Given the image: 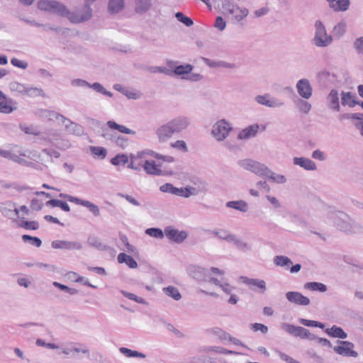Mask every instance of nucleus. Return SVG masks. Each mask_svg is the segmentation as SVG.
<instances>
[{"mask_svg":"<svg viewBox=\"0 0 363 363\" xmlns=\"http://www.w3.org/2000/svg\"><path fill=\"white\" fill-rule=\"evenodd\" d=\"M38 8L40 10L57 13L61 16L67 17L73 23H79L89 20L92 16V10L86 7L84 13L82 16L76 15L69 11L67 7L56 1L41 0L38 2Z\"/></svg>","mask_w":363,"mask_h":363,"instance_id":"nucleus-1","label":"nucleus"},{"mask_svg":"<svg viewBox=\"0 0 363 363\" xmlns=\"http://www.w3.org/2000/svg\"><path fill=\"white\" fill-rule=\"evenodd\" d=\"M23 211V206L17 205L13 202L0 203V212L3 216L11 220L17 227H23V218L20 216V212Z\"/></svg>","mask_w":363,"mask_h":363,"instance_id":"nucleus-2","label":"nucleus"},{"mask_svg":"<svg viewBox=\"0 0 363 363\" xmlns=\"http://www.w3.org/2000/svg\"><path fill=\"white\" fill-rule=\"evenodd\" d=\"M334 222L340 230L346 233H355L360 229L357 224L352 222L346 214L341 212L335 213Z\"/></svg>","mask_w":363,"mask_h":363,"instance_id":"nucleus-3","label":"nucleus"},{"mask_svg":"<svg viewBox=\"0 0 363 363\" xmlns=\"http://www.w3.org/2000/svg\"><path fill=\"white\" fill-rule=\"evenodd\" d=\"M233 130L232 125L225 119L218 121L212 127L211 135L216 140L223 141Z\"/></svg>","mask_w":363,"mask_h":363,"instance_id":"nucleus-4","label":"nucleus"},{"mask_svg":"<svg viewBox=\"0 0 363 363\" xmlns=\"http://www.w3.org/2000/svg\"><path fill=\"white\" fill-rule=\"evenodd\" d=\"M315 33L313 38V43L317 47L325 48L331 44L333 38L327 34L325 28L323 23L318 21L315 23Z\"/></svg>","mask_w":363,"mask_h":363,"instance_id":"nucleus-5","label":"nucleus"},{"mask_svg":"<svg viewBox=\"0 0 363 363\" xmlns=\"http://www.w3.org/2000/svg\"><path fill=\"white\" fill-rule=\"evenodd\" d=\"M281 328L286 333L302 339H308L310 340H315V335L310 333V331L301 326H295L294 325L284 323L281 324Z\"/></svg>","mask_w":363,"mask_h":363,"instance_id":"nucleus-6","label":"nucleus"},{"mask_svg":"<svg viewBox=\"0 0 363 363\" xmlns=\"http://www.w3.org/2000/svg\"><path fill=\"white\" fill-rule=\"evenodd\" d=\"M238 164L244 169L250 171L259 177H262L264 171L267 169V166L265 164L251 159L240 160L238 162Z\"/></svg>","mask_w":363,"mask_h":363,"instance_id":"nucleus-7","label":"nucleus"},{"mask_svg":"<svg viewBox=\"0 0 363 363\" xmlns=\"http://www.w3.org/2000/svg\"><path fill=\"white\" fill-rule=\"evenodd\" d=\"M255 101L257 104L265 106L268 108H279L284 105L282 101L272 96L269 94L257 95L255 97Z\"/></svg>","mask_w":363,"mask_h":363,"instance_id":"nucleus-8","label":"nucleus"},{"mask_svg":"<svg viewBox=\"0 0 363 363\" xmlns=\"http://www.w3.org/2000/svg\"><path fill=\"white\" fill-rule=\"evenodd\" d=\"M174 134H179L186 130L190 125V120L189 118L180 116L171 119L167 121Z\"/></svg>","mask_w":363,"mask_h":363,"instance_id":"nucleus-9","label":"nucleus"},{"mask_svg":"<svg viewBox=\"0 0 363 363\" xmlns=\"http://www.w3.org/2000/svg\"><path fill=\"white\" fill-rule=\"evenodd\" d=\"M340 345L334 347V351L340 355L346 357H357V352L353 350L354 344L348 341H338Z\"/></svg>","mask_w":363,"mask_h":363,"instance_id":"nucleus-10","label":"nucleus"},{"mask_svg":"<svg viewBox=\"0 0 363 363\" xmlns=\"http://www.w3.org/2000/svg\"><path fill=\"white\" fill-rule=\"evenodd\" d=\"M296 88L299 96L304 99H308L312 96L313 88L308 79H301L296 83Z\"/></svg>","mask_w":363,"mask_h":363,"instance_id":"nucleus-11","label":"nucleus"},{"mask_svg":"<svg viewBox=\"0 0 363 363\" xmlns=\"http://www.w3.org/2000/svg\"><path fill=\"white\" fill-rule=\"evenodd\" d=\"M169 124L167 123L160 125L155 130V135L160 143L168 141L174 135Z\"/></svg>","mask_w":363,"mask_h":363,"instance_id":"nucleus-12","label":"nucleus"},{"mask_svg":"<svg viewBox=\"0 0 363 363\" xmlns=\"http://www.w3.org/2000/svg\"><path fill=\"white\" fill-rule=\"evenodd\" d=\"M224 9L238 21L243 20L248 15V10L245 8L239 7L237 5L226 4Z\"/></svg>","mask_w":363,"mask_h":363,"instance_id":"nucleus-13","label":"nucleus"},{"mask_svg":"<svg viewBox=\"0 0 363 363\" xmlns=\"http://www.w3.org/2000/svg\"><path fill=\"white\" fill-rule=\"evenodd\" d=\"M286 298L289 302L300 306H308L310 304V299L300 292L289 291L286 294Z\"/></svg>","mask_w":363,"mask_h":363,"instance_id":"nucleus-14","label":"nucleus"},{"mask_svg":"<svg viewBox=\"0 0 363 363\" xmlns=\"http://www.w3.org/2000/svg\"><path fill=\"white\" fill-rule=\"evenodd\" d=\"M166 237L174 241L177 243L182 242L187 238V233L186 231H179L178 230L173 229L171 227H167L164 230Z\"/></svg>","mask_w":363,"mask_h":363,"instance_id":"nucleus-15","label":"nucleus"},{"mask_svg":"<svg viewBox=\"0 0 363 363\" xmlns=\"http://www.w3.org/2000/svg\"><path fill=\"white\" fill-rule=\"evenodd\" d=\"M190 274L195 279L200 281L210 282L209 278H213L210 275V272L208 269L200 267H192L190 269Z\"/></svg>","mask_w":363,"mask_h":363,"instance_id":"nucleus-16","label":"nucleus"},{"mask_svg":"<svg viewBox=\"0 0 363 363\" xmlns=\"http://www.w3.org/2000/svg\"><path fill=\"white\" fill-rule=\"evenodd\" d=\"M39 116L43 118H46L49 121H57L60 123H65L67 118L64 116L54 111L46 109H42L39 111Z\"/></svg>","mask_w":363,"mask_h":363,"instance_id":"nucleus-17","label":"nucleus"},{"mask_svg":"<svg viewBox=\"0 0 363 363\" xmlns=\"http://www.w3.org/2000/svg\"><path fill=\"white\" fill-rule=\"evenodd\" d=\"M241 281L251 287L252 290H255V288H257L260 290V293L263 294L266 291V283L262 279H250L246 277H241Z\"/></svg>","mask_w":363,"mask_h":363,"instance_id":"nucleus-18","label":"nucleus"},{"mask_svg":"<svg viewBox=\"0 0 363 363\" xmlns=\"http://www.w3.org/2000/svg\"><path fill=\"white\" fill-rule=\"evenodd\" d=\"M52 247L55 249L80 250L82 245L79 242H69L56 240L52 242Z\"/></svg>","mask_w":363,"mask_h":363,"instance_id":"nucleus-19","label":"nucleus"},{"mask_svg":"<svg viewBox=\"0 0 363 363\" xmlns=\"http://www.w3.org/2000/svg\"><path fill=\"white\" fill-rule=\"evenodd\" d=\"M294 164L299 166L308 171H313L316 169L315 163L311 160L306 157H295L293 159Z\"/></svg>","mask_w":363,"mask_h":363,"instance_id":"nucleus-20","label":"nucleus"},{"mask_svg":"<svg viewBox=\"0 0 363 363\" xmlns=\"http://www.w3.org/2000/svg\"><path fill=\"white\" fill-rule=\"evenodd\" d=\"M139 165H141L148 174L161 175L162 174V169L159 168V165L154 160H147L144 163H140Z\"/></svg>","mask_w":363,"mask_h":363,"instance_id":"nucleus-21","label":"nucleus"},{"mask_svg":"<svg viewBox=\"0 0 363 363\" xmlns=\"http://www.w3.org/2000/svg\"><path fill=\"white\" fill-rule=\"evenodd\" d=\"M259 125L257 124H253L247 126L242 129L238 135V139L239 140H247L250 138L255 137L259 130Z\"/></svg>","mask_w":363,"mask_h":363,"instance_id":"nucleus-22","label":"nucleus"},{"mask_svg":"<svg viewBox=\"0 0 363 363\" xmlns=\"http://www.w3.org/2000/svg\"><path fill=\"white\" fill-rule=\"evenodd\" d=\"M328 106L334 111H339L340 109L339 102V94L336 89H332L327 96Z\"/></svg>","mask_w":363,"mask_h":363,"instance_id":"nucleus-23","label":"nucleus"},{"mask_svg":"<svg viewBox=\"0 0 363 363\" xmlns=\"http://www.w3.org/2000/svg\"><path fill=\"white\" fill-rule=\"evenodd\" d=\"M194 67L190 64H185L182 65H178L174 67L172 72V76L176 75L179 76L183 79V77H186L188 74H190L193 70Z\"/></svg>","mask_w":363,"mask_h":363,"instance_id":"nucleus-24","label":"nucleus"},{"mask_svg":"<svg viewBox=\"0 0 363 363\" xmlns=\"http://www.w3.org/2000/svg\"><path fill=\"white\" fill-rule=\"evenodd\" d=\"M152 5V0H135V11L143 14L150 9Z\"/></svg>","mask_w":363,"mask_h":363,"instance_id":"nucleus-25","label":"nucleus"},{"mask_svg":"<svg viewBox=\"0 0 363 363\" xmlns=\"http://www.w3.org/2000/svg\"><path fill=\"white\" fill-rule=\"evenodd\" d=\"M262 177L268 178L272 182L277 184H284L286 182V179L284 175L278 174L273 172L267 167L266 171H264Z\"/></svg>","mask_w":363,"mask_h":363,"instance_id":"nucleus-26","label":"nucleus"},{"mask_svg":"<svg viewBox=\"0 0 363 363\" xmlns=\"http://www.w3.org/2000/svg\"><path fill=\"white\" fill-rule=\"evenodd\" d=\"M172 194L188 198L191 195H196L197 190L194 187L177 188L174 186Z\"/></svg>","mask_w":363,"mask_h":363,"instance_id":"nucleus-27","label":"nucleus"},{"mask_svg":"<svg viewBox=\"0 0 363 363\" xmlns=\"http://www.w3.org/2000/svg\"><path fill=\"white\" fill-rule=\"evenodd\" d=\"M124 0H109L108 11L111 14L119 13L124 8Z\"/></svg>","mask_w":363,"mask_h":363,"instance_id":"nucleus-28","label":"nucleus"},{"mask_svg":"<svg viewBox=\"0 0 363 363\" xmlns=\"http://www.w3.org/2000/svg\"><path fill=\"white\" fill-rule=\"evenodd\" d=\"M226 206L243 213L247 212L249 209L248 203L243 200L228 201L226 203Z\"/></svg>","mask_w":363,"mask_h":363,"instance_id":"nucleus-29","label":"nucleus"},{"mask_svg":"<svg viewBox=\"0 0 363 363\" xmlns=\"http://www.w3.org/2000/svg\"><path fill=\"white\" fill-rule=\"evenodd\" d=\"M117 259L120 264L125 263L131 269H136L138 267L137 262L131 256L125 253H120L118 255Z\"/></svg>","mask_w":363,"mask_h":363,"instance_id":"nucleus-30","label":"nucleus"},{"mask_svg":"<svg viewBox=\"0 0 363 363\" xmlns=\"http://www.w3.org/2000/svg\"><path fill=\"white\" fill-rule=\"evenodd\" d=\"M325 333L333 337L345 339L347 337V333L341 328L336 325H333L332 328L326 329Z\"/></svg>","mask_w":363,"mask_h":363,"instance_id":"nucleus-31","label":"nucleus"},{"mask_svg":"<svg viewBox=\"0 0 363 363\" xmlns=\"http://www.w3.org/2000/svg\"><path fill=\"white\" fill-rule=\"evenodd\" d=\"M330 6L336 11H346L349 6V0H328Z\"/></svg>","mask_w":363,"mask_h":363,"instance_id":"nucleus-32","label":"nucleus"},{"mask_svg":"<svg viewBox=\"0 0 363 363\" xmlns=\"http://www.w3.org/2000/svg\"><path fill=\"white\" fill-rule=\"evenodd\" d=\"M295 104L298 111L303 114H308L311 111L312 108L311 104L307 101L304 100V99L303 98L298 99L295 101Z\"/></svg>","mask_w":363,"mask_h":363,"instance_id":"nucleus-33","label":"nucleus"},{"mask_svg":"<svg viewBox=\"0 0 363 363\" xmlns=\"http://www.w3.org/2000/svg\"><path fill=\"white\" fill-rule=\"evenodd\" d=\"M304 289L322 293H324L328 290L327 286L325 284L315 281L308 282L305 284Z\"/></svg>","mask_w":363,"mask_h":363,"instance_id":"nucleus-34","label":"nucleus"},{"mask_svg":"<svg viewBox=\"0 0 363 363\" xmlns=\"http://www.w3.org/2000/svg\"><path fill=\"white\" fill-rule=\"evenodd\" d=\"M355 95L351 92L342 93V105H347L350 107H354L359 102L355 100Z\"/></svg>","mask_w":363,"mask_h":363,"instance_id":"nucleus-35","label":"nucleus"},{"mask_svg":"<svg viewBox=\"0 0 363 363\" xmlns=\"http://www.w3.org/2000/svg\"><path fill=\"white\" fill-rule=\"evenodd\" d=\"M212 234L218 237L221 240H226L228 242H231L233 240L235 235L231 234L228 230L224 229H218L212 231Z\"/></svg>","mask_w":363,"mask_h":363,"instance_id":"nucleus-36","label":"nucleus"},{"mask_svg":"<svg viewBox=\"0 0 363 363\" xmlns=\"http://www.w3.org/2000/svg\"><path fill=\"white\" fill-rule=\"evenodd\" d=\"M107 125L112 129L118 130L119 132L122 133H125L128 135H135V132L124 125H119L114 121H108L107 122Z\"/></svg>","mask_w":363,"mask_h":363,"instance_id":"nucleus-37","label":"nucleus"},{"mask_svg":"<svg viewBox=\"0 0 363 363\" xmlns=\"http://www.w3.org/2000/svg\"><path fill=\"white\" fill-rule=\"evenodd\" d=\"M162 291L167 296L172 298L175 301H179L182 298V295L178 289L173 286L164 287Z\"/></svg>","mask_w":363,"mask_h":363,"instance_id":"nucleus-38","label":"nucleus"},{"mask_svg":"<svg viewBox=\"0 0 363 363\" xmlns=\"http://www.w3.org/2000/svg\"><path fill=\"white\" fill-rule=\"evenodd\" d=\"M209 281L218 286L224 293L226 294H231V292L234 289V287L230 286L228 283L222 284L218 279L216 278H209Z\"/></svg>","mask_w":363,"mask_h":363,"instance_id":"nucleus-39","label":"nucleus"},{"mask_svg":"<svg viewBox=\"0 0 363 363\" xmlns=\"http://www.w3.org/2000/svg\"><path fill=\"white\" fill-rule=\"evenodd\" d=\"M64 124L70 133L76 135H81L83 133V128L80 125L69 121L68 118Z\"/></svg>","mask_w":363,"mask_h":363,"instance_id":"nucleus-40","label":"nucleus"},{"mask_svg":"<svg viewBox=\"0 0 363 363\" xmlns=\"http://www.w3.org/2000/svg\"><path fill=\"white\" fill-rule=\"evenodd\" d=\"M143 155V152H137L135 155H130V157L131 161L128 165V167L135 170H140L142 166L139 164L138 165L136 163L138 162V159H142Z\"/></svg>","mask_w":363,"mask_h":363,"instance_id":"nucleus-41","label":"nucleus"},{"mask_svg":"<svg viewBox=\"0 0 363 363\" xmlns=\"http://www.w3.org/2000/svg\"><path fill=\"white\" fill-rule=\"evenodd\" d=\"M46 205L52 207H60L63 211L67 212L70 211V208L66 202L58 199H51L46 202Z\"/></svg>","mask_w":363,"mask_h":363,"instance_id":"nucleus-42","label":"nucleus"},{"mask_svg":"<svg viewBox=\"0 0 363 363\" xmlns=\"http://www.w3.org/2000/svg\"><path fill=\"white\" fill-rule=\"evenodd\" d=\"M274 262L276 265L279 267H289L291 264V260L286 256L277 255L274 258Z\"/></svg>","mask_w":363,"mask_h":363,"instance_id":"nucleus-43","label":"nucleus"},{"mask_svg":"<svg viewBox=\"0 0 363 363\" xmlns=\"http://www.w3.org/2000/svg\"><path fill=\"white\" fill-rule=\"evenodd\" d=\"M119 350L122 354H123L124 355H125L128 357L145 358V357H146L145 354L142 352L135 351V350H131L126 347H121L119 349Z\"/></svg>","mask_w":363,"mask_h":363,"instance_id":"nucleus-44","label":"nucleus"},{"mask_svg":"<svg viewBox=\"0 0 363 363\" xmlns=\"http://www.w3.org/2000/svg\"><path fill=\"white\" fill-rule=\"evenodd\" d=\"M233 240H232L231 242H233L238 250L242 252H247L250 250L251 247L247 242L240 240L235 235L234 236Z\"/></svg>","mask_w":363,"mask_h":363,"instance_id":"nucleus-45","label":"nucleus"},{"mask_svg":"<svg viewBox=\"0 0 363 363\" xmlns=\"http://www.w3.org/2000/svg\"><path fill=\"white\" fill-rule=\"evenodd\" d=\"M89 88L93 89L98 93H101L107 96L111 97L113 94L109 91H107L100 83L94 82V84H90Z\"/></svg>","mask_w":363,"mask_h":363,"instance_id":"nucleus-46","label":"nucleus"},{"mask_svg":"<svg viewBox=\"0 0 363 363\" xmlns=\"http://www.w3.org/2000/svg\"><path fill=\"white\" fill-rule=\"evenodd\" d=\"M91 152L96 157L100 159H104L106 156L107 151L102 147H90Z\"/></svg>","mask_w":363,"mask_h":363,"instance_id":"nucleus-47","label":"nucleus"},{"mask_svg":"<svg viewBox=\"0 0 363 363\" xmlns=\"http://www.w3.org/2000/svg\"><path fill=\"white\" fill-rule=\"evenodd\" d=\"M346 23L341 21L338 23L333 28V34L337 38H340L346 31Z\"/></svg>","mask_w":363,"mask_h":363,"instance_id":"nucleus-48","label":"nucleus"},{"mask_svg":"<svg viewBox=\"0 0 363 363\" xmlns=\"http://www.w3.org/2000/svg\"><path fill=\"white\" fill-rule=\"evenodd\" d=\"M210 333L222 340H227L229 338V334L220 328H213L210 330Z\"/></svg>","mask_w":363,"mask_h":363,"instance_id":"nucleus-49","label":"nucleus"},{"mask_svg":"<svg viewBox=\"0 0 363 363\" xmlns=\"http://www.w3.org/2000/svg\"><path fill=\"white\" fill-rule=\"evenodd\" d=\"M24 94H26L29 96L35 97L38 96H45L44 92L42 89L33 87H24Z\"/></svg>","mask_w":363,"mask_h":363,"instance_id":"nucleus-50","label":"nucleus"},{"mask_svg":"<svg viewBox=\"0 0 363 363\" xmlns=\"http://www.w3.org/2000/svg\"><path fill=\"white\" fill-rule=\"evenodd\" d=\"M128 162V157L125 155H118L111 159V164L113 165L125 164Z\"/></svg>","mask_w":363,"mask_h":363,"instance_id":"nucleus-51","label":"nucleus"},{"mask_svg":"<svg viewBox=\"0 0 363 363\" xmlns=\"http://www.w3.org/2000/svg\"><path fill=\"white\" fill-rule=\"evenodd\" d=\"M175 16L179 21L188 27H190L194 24L192 19L189 17L185 16L182 12L176 13Z\"/></svg>","mask_w":363,"mask_h":363,"instance_id":"nucleus-52","label":"nucleus"},{"mask_svg":"<svg viewBox=\"0 0 363 363\" xmlns=\"http://www.w3.org/2000/svg\"><path fill=\"white\" fill-rule=\"evenodd\" d=\"M146 234L153 238L162 239L164 237L163 231L160 228H151L145 231Z\"/></svg>","mask_w":363,"mask_h":363,"instance_id":"nucleus-53","label":"nucleus"},{"mask_svg":"<svg viewBox=\"0 0 363 363\" xmlns=\"http://www.w3.org/2000/svg\"><path fill=\"white\" fill-rule=\"evenodd\" d=\"M13 110V108L11 106L10 103L7 101L6 98L0 101V112L4 113H9Z\"/></svg>","mask_w":363,"mask_h":363,"instance_id":"nucleus-54","label":"nucleus"},{"mask_svg":"<svg viewBox=\"0 0 363 363\" xmlns=\"http://www.w3.org/2000/svg\"><path fill=\"white\" fill-rule=\"evenodd\" d=\"M24 242H28L30 245L39 247L42 245V241L37 237H32L30 235H24Z\"/></svg>","mask_w":363,"mask_h":363,"instance_id":"nucleus-55","label":"nucleus"},{"mask_svg":"<svg viewBox=\"0 0 363 363\" xmlns=\"http://www.w3.org/2000/svg\"><path fill=\"white\" fill-rule=\"evenodd\" d=\"M119 91L129 99L135 100L140 97V94L138 92L130 91L127 88L119 89Z\"/></svg>","mask_w":363,"mask_h":363,"instance_id":"nucleus-56","label":"nucleus"},{"mask_svg":"<svg viewBox=\"0 0 363 363\" xmlns=\"http://www.w3.org/2000/svg\"><path fill=\"white\" fill-rule=\"evenodd\" d=\"M121 293L125 297L128 298L130 300H133L139 303L147 304V302L143 298L137 296L134 294L127 292L125 291H122Z\"/></svg>","mask_w":363,"mask_h":363,"instance_id":"nucleus-57","label":"nucleus"},{"mask_svg":"<svg viewBox=\"0 0 363 363\" xmlns=\"http://www.w3.org/2000/svg\"><path fill=\"white\" fill-rule=\"evenodd\" d=\"M53 285L61 290L65 291L71 295H75L78 293V291L75 289L69 288L67 286L58 283L57 281L53 282Z\"/></svg>","mask_w":363,"mask_h":363,"instance_id":"nucleus-58","label":"nucleus"},{"mask_svg":"<svg viewBox=\"0 0 363 363\" xmlns=\"http://www.w3.org/2000/svg\"><path fill=\"white\" fill-rule=\"evenodd\" d=\"M71 85L72 86L89 88L90 83L82 79H74L71 81Z\"/></svg>","mask_w":363,"mask_h":363,"instance_id":"nucleus-59","label":"nucleus"},{"mask_svg":"<svg viewBox=\"0 0 363 363\" xmlns=\"http://www.w3.org/2000/svg\"><path fill=\"white\" fill-rule=\"evenodd\" d=\"M171 147L180 150L183 152L188 151L186 143L184 140H177L171 144Z\"/></svg>","mask_w":363,"mask_h":363,"instance_id":"nucleus-60","label":"nucleus"},{"mask_svg":"<svg viewBox=\"0 0 363 363\" xmlns=\"http://www.w3.org/2000/svg\"><path fill=\"white\" fill-rule=\"evenodd\" d=\"M9 152H10V156L8 157V159L11 160V161H13L14 162H17V163L20 164L21 162V151H17L18 152V155H17L16 153V151L15 150H11Z\"/></svg>","mask_w":363,"mask_h":363,"instance_id":"nucleus-61","label":"nucleus"},{"mask_svg":"<svg viewBox=\"0 0 363 363\" xmlns=\"http://www.w3.org/2000/svg\"><path fill=\"white\" fill-rule=\"evenodd\" d=\"M203 79V76L199 73H191L188 74L186 77H183V79H186L190 82H198Z\"/></svg>","mask_w":363,"mask_h":363,"instance_id":"nucleus-62","label":"nucleus"},{"mask_svg":"<svg viewBox=\"0 0 363 363\" xmlns=\"http://www.w3.org/2000/svg\"><path fill=\"white\" fill-rule=\"evenodd\" d=\"M120 239L121 242L126 246V250L128 252L135 253L136 248L129 244L128 238L125 235H121Z\"/></svg>","mask_w":363,"mask_h":363,"instance_id":"nucleus-63","label":"nucleus"},{"mask_svg":"<svg viewBox=\"0 0 363 363\" xmlns=\"http://www.w3.org/2000/svg\"><path fill=\"white\" fill-rule=\"evenodd\" d=\"M116 144L123 149H125L128 145V140L123 136H119L116 139Z\"/></svg>","mask_w":363,"mask_h":363,"instance_id":"nucleus-64","label":"nucleus"}]
</instances>
